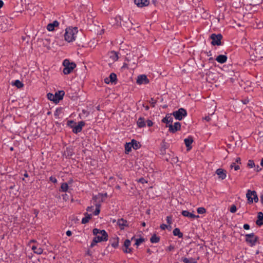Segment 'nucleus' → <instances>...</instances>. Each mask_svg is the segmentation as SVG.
Masks as SVG:
<instances>
[{
    "label": "nucleus",
    "instance_id": "obj_41",
    "mask_svg": "<svg viewBox=\"0 0 263 263\" xmlns=\"http://www.w3.org/2000/svg\"><path fill=\"white\" fill-rule=\"evenodd\" d=\"M181 260L183 261L184 263H190L192 261L191 258L189 259L186 257H182L181 258Z\"/></svg>",
    "mask_w": 263,
    "mask_h": 263
},
{
    "label": "nucleus",
    "instance_id": "obj_16",
    "mask_svg": "<svg viewBox=\"0 0 263 263\" xmlns=\"http://www.w3.org/2000/svg\"><path fill=\"white\" fill-rule=\"evenodd\" d=\"M193 141V138L192 136H189L187 138H185L184 140V142L186 147H187V151H189L192 148L191 144Z\"/></svg>",
    "mask_w": 263,
    "mask_h": 263
},
{
    "label": "nucleus",
    "instance_id": "obj_32",
    "mask_svg": "<svg viewBox=\"0 0 263 263\" xmlns=\"http://www.w3.org/2000/svg\"><path fill=\"white\" fill-rule=\"evenodd\" d=\"M62 110H63V109L61 107L58 108L56 109V110L55 111L54 114V115L56 118H59V116H60V114L62 113Z\"/></svg>",
    "mask_w": 263,
    "mask_h": 263
},
{
    "label": "nucleus",
    "instance_id": "obj_55",
    "mask_svg": "<svg viewBox=\"0 0 263 263\" xmlns=\"http://www.w3.org/2000/svg\"><path fill=\"white\" fill-rule=\"evenodd\" d=\"M174 249V247L172 246H170L167 248V250L170 251H171L173 250Z\"/></svg>",
    "mask_w": 263,
    "mask_h": 263
},
{
    "label": "nucleus",
    "instance_id": "obj_20",
    "mask_svg": "<svg viewBox=\"0 0 263 263\" xmlns=\"http://www.w3.org/2000/svg\"><path fill=\"white\" fill-rule=\"evenodd\" d=\"M256 224L259 226L263 224V213L261 212L258 213L257 220L256 221Z\"/></svg>",
    "mask_w": 263,
    "mask_h": 263
},
{
    "label": "nucleus",
    "instance_id": "obj_1",
    "mask_svg": "<svg viewBox=\"0 0 263 263\" xmlns=\"http://www.w3.org/2000/svg\"><path fill=\"white\" fill-rule=\"evenodd\" d=\"M93 234L96 236L93 238L95 242L107 241L108 234L104 230H100L97 228L93 230Z\"/></svg>",
    "mask_w": 263,
    "mask_h": 263
},
{
    "label": "nucleus",
    "instance_id": "obj_56",
    "mask_svg": "<svg viewBox=\"0 0 263 263\" xmlns=\"http://www.w3.org/2000/svg\"><path fill=\"white\" fill-rule=\"evenodd\" d=\"M204 120H206V121L209 122L211 120V118L210 116H206L204 118Z\"/></svg>",
    "mask_w": 263,
    "mask_h": 263
},
{
    "label": "nucleus",
    "instance_id": "obj_25",
    "mask_svg": "<svg viewBox=\"0 0 263 263\" xmlns=\"http://www.w3.org/2000/svg\"><path fill=\"white\" fill-rule=\"evenodd\" d=\"M110 241L111 242V245L112 247L115 248L118 247L119 244V238L118 237L113 238L110 240Z\"/></svg>",
    "mask_w": 263,
    "mask_h": 263
},
{
    "label": "nucleus",
    "instance_id": "obj_23",
    "mask_svg": "<svg viewBox=\"0 0 263 263\" xmlns=\"http://www.w3.org/2000/svg\"><path fill=\"white\" fill-rule=\"evenodd\" d=\"M137 124L138 126L140 128L145 126L146 124L145 122L144 118L141 117H140L137 122Z\"/></svg>",
    "mask_w": 263,
    "mask_h": 263
},
{
    "label": "nucleus",
    "instance_id": "obj_54",
    "mask_svg": "<svg viewBox=\"0 0 263 263\" xmlns=\"http://www.w3.org/2000/svg\"><path fill=\"white\" fill-rule=\"evenodd\" d=\"M66 234L67 236H70L72 235V232L68 230L66 232Z\"/></svg>",
    "mask_w": 263,
    "mask_h": 263
},
{
    "label": "nucleus",
    "instance_id": "obj_6",
    "mask_svg": "<svg viewBox=\"0 0 263 263\" xmlns=\"http://www.w3.org/2000/svg\"><path fill=\"white\" fill-rule=\"evenodd\" d=\"M246 197L248 199V202L249 204L253 203V201L255 202H257L258 201V198L257 193L255 191L248 190L246 194Z\"/></svg>",
    "mask_w": 263,
    "mask_h": 263
},
{
    "label": "nucleus",
    "instance_id": "obj_60",
    "mask_svg": "<svg viewBox=\"0 0 263 263\" xmlns=\"http://www.w3.org/2000/svg\"><path fill=\"white\" fill-rule=\"evenodd\" d=\"M260 202L262 204H263V194L260 196Z\"/></svg>",
    "mask_w": 263,
    "mask_h": 263
},
{
    "label": "nucleus",
    "instance_id": "obj_4",
    "mask_svg": "<svg viewBox=\"0 0 263 263\" xmlns=\"http://www.w3.org/2000/svg\"><path fill=\"white\" fill-rule=\"evenodd\" d=\"M65 94V92L63 90L58 91L56 92L54 95L51 93H48L47 96V98L55 103H58L61 100L63 99V96Z\"/></svg>",
    "mask_w": 263,
    "mask_h": 263
},
{
    "label": "nucleus",
    "instance_id": "obj_37",
    "mask_svg": "<svg viewBox=\"0 0 263 263\" xmlns=\"http://www.w3.org/2000/svg\"><path fill=\"white\" fill-rule=\"evenodd\" d=\"M197 212L198 214H202L205 213L206 210L204 208L200 207L197 209Z\"/></svg>",
    "mask_w": 263,
    "mask_h": 263
},
{
    "label": "nucleus",
    "instance_id": "obj_48",
    "mask_svg": "<svg viewBox=\"0 0 263 263\" xmlns=\"http://www.w3.org/2000/svg\"><path fill=\"white\" fill-rule=\"evenodd\" d=\"M100 212V209H99L98 208H96V210L95 211L93 214L95 215H98L99 214Z\"/></svg>",
    "mask_w": 263,
    "mask_h": 263
},
{
    "label": "nucleus",
    "instance_id": "obj_49",
    "mask_svg": "<svg viewBox=\"0 0 263 263\" xmlns=\"http://www.w3.org/2000/svg\"><path fill=\"white\" fill-rule=\"evenodd\" d=\"M138 181L139 182H141L142 184H144V183H146L147 182V181H146V180L143 178H140L139 179Z\"/></svg>",
    "mask_w": 263,
    "mask_h": 263
},
{
    "label": "nucleus",
    "instance_id": "obj_18",
    "mask_svg": "<svg viewBox=\"0 0 263 263\" xmlns=\"http://www.w3.org/2000/svg\"><path fill=\"white\" fill-rule=\"evenodd\" d=\"M59 23L57 21H54L52 23H49L47 26V29L49 31H52L54 30V28L58 27Z\"/></svg>",
    "mask_w": 263,
    "mask_h": 263
},
{
    "label": "nucleus",
    "instance_id": "obj_12",
    "mask_svg": "<svg viewBox=\"0 0 263 263\" xmlns=\"http://www.w3.org/2000/svg\"><path fill=\"white\" fill-rule=\"evenodd\" d=\"M131 242L129 239H126L124 242V248L123 251L125 253H131L132 252V248H129Z\"/></svg>",
    "mask_w": 263,
    "mask_h": 263
},
{
    "label": "nucleus",
    "instance_id": "obj_28",
    "mask_svg": "<svg viewBox=\"0 0 263 263\" xmlns=\"http://www.w3.org/2000/svg\"><path fill=\"white\" fill-rule=\"evenodd\" d=\"M173 233L174 236H177L179 238H182L183 237V234L180 232L179 228L174 229Z\"/></svg>",
    "mask_w": 263,
    "mask_h": 263
},
{
    "label": "nucleus",
    "instance_id": "obj_35",
    "mask_svg": "<svg viewBox=\"0 0 263 263\" xmlns=\"http://www.w3.org/2000/svg\"><path fill=\"white\" fill-rule=\"evenodd\" d=\"M111 55H110V58L114 60V61H117L118 59V54L115 52L112 51L111 52Z\"/></svg>",
    "mask_w": 263,
    "mask_h": 263
},
{
    "label": "nucleus",
    "instance_id": "obj_22",
    "mask_svg": "<svg viewBox=\"0 0 263 263\" xmlns=\"http://www.w3.org/2000/svg\"><path fill=\"white\" fill-rule=\"evenodd\" d=\"M216 60L219 63L223 64L227 60V57L225 55H219L216 58Z\"/></svg>",
    "mask_w": 263,
    "mask_h": 263
},
{
    "label": "nucleus",
    "instance_id": "obj_13",
    "mask_svg": "<svg viewBox=\"0 0 263 263\" xmlns=\"http://www.w3.org/2000/svg\"><path fill=\"white\" fill-rule=\"evenodd\" d=\"M117 81V75L115 73H111L109 76L104 79L106 84L113 83Z\"/></svg>",
    "mask_w": 263,
    "mask_h": 263
},
{
    "label": "nucleus",
    "instance_id": "obj_47",
    "mask_svg": "<svg viewBox=\"0 0 263 263\" xmlns=\"http://www.w3.org/2000/svg\"><path fill=\"white\" fill-rule=\"evenodd\" d=\"M167 228H168L167 226L164 223L161 224V226H160L161 229H162L163 230H165Z\"/></svg>",
    "mask_w": 263,
    "mask_h": 263
},
{
    "label": "nucleus",
    "instance_id": "obj_46",
    "mask_svg": "<svg viewBox=\"0 0 263 263\" xmlns=\"http://www.w3.org/2000/svg\"><path fill=\"white\" fill-rule=\"evenodd\" d=\"M249 99L248 98H245V99L242 100V102L244 104H248L249 103Z\"/></svg>",
    "mask_w": 263,
    "mask_h": 263
},
{
    "label": "nucleus",
    "instance_id": "obj_31",
    "mask_svg": "<svg viewBox=\"0 0 263 263\" xmlns=\"http://www.w3.org/2000/svg\"><path fill=\"white\" fill-rule=\"evenodd\" d=\"M13 85L15 86L18 88H21L24 86V84L18 80H15L13 83Z\"/></svg>",
    "mask_w": 263,
    "mask_h": 263
},
{
    "label": "nucleus",
    "instance_id": "obj_63",
    "mask_svg": "<svg viewBox=\"0 0 263 263\" xmlns=\"http://www.w3.org/2000/svg\"><path fill=\"white\" fill-rule=\"evenodd\" d=\"M192 261L190 263H196V261L194 260L193 258H191Z\"/></svg>",
    "mask_w": 263,
    "mask_h": 263
},
{
    "label": "nucleus",
    "instance_id": "obj_62",
    "mask_svg": "<svg viewBox=\"0 0 263 263\" xmlns=\"http://www.w3.org/2000/svg\"><path fill=\"white\" fill-rule=\"evenodd\" d=\"M24 176L25 177H28V174L27 172H26L24 174Z\"/></svg>",
    "mask_w": 263,
    "mask_h": 263
},
{
    "label": "nucleus",
    "instance_id": "obj_45",
    "mask_svg": "<svg viewBox=\"0 0 263 263\" xmlns=\"http://www.w3.org/2000/svg\"><path fill=\"white\" fill-rule=\"evenodd\" d=\"M149 102L152 104V106L154 107L155 105V104L156 103V101L153 98H151V101H150Z\"/></svg>",
    "mask_w": 263,
    "mask_h": 263
},
{
    "label": "nucleus",
    "instance_id": "obj_40",
    "mask_svg": "<svg viewBox=\"0 0 263 263\" xmlns=\"http://www.w3.org/2000/svg\"><path fill=\"white\" fill-rule=\"evenodd\" d=\"M236 210L237 208L235 205H232L230 209V211L232 213L236 212Z\"/></svg>",
    "mask_w": 263,
    "mask_h": 263
},
{
    "label": "nucleus",
    "instance_id": "obj_36",
    "mask_svg": "<svg viewBox=\"0 0 263 263\" xmlns=\"http://www.w3.org/2000/svg\"><path fill=\"white\" fill-rule=\"evenodd\" d=\"M144 241V239L143 238H140L136 240L135 245L138 246L140 244Z\"/></svg>",
    "mask_w": 263,
    "mask_h": 263
},
{
    "label": "nucleus",
    "instance_id": "obj_53",
    "mask_svg": "<svg viewBox=\"0 0 263 263\" xmlns=\"http://www.w3.org/2000/svg\"><path fill=\"white\" fill-rule=\"evenodd\" d=\"M98 242H95V239H93V240L90 245V247L92 248L93 247H94Z\"/></svg>",
    "mask_w": 263,
    "mask_h": 263
},
{
    "label": "nucleus",
    "instance_id": "obj_38",
    "mask_svg": "<svg viewBox=\"0 0 263 263\" xmlns=\"http://www.w3.org/2000/svg\"><path fill=\"white\" fill-rule=\"evenodd\" d=\"M247 165H248V167H249L250 168H252V167L255 166V163H254L253 160H249L248 161Z\"/></svg>",
    "mask_w": 263,
    "mask_h": 263
},
{
    "label": "nucleus",
    "instance_id": "obj_14",
    "mask_svg": "<svg viewBox=\"0 0 263 263\" xmlns=\"http://www.w3.org/2000/svg\"><path fill=\"white\" fill-rule=\"evenodd\" d=\"M121 18L119 16L111 18L109 23L113 26L118 27L121 25Z\"/></svg>",
    "mask_w": 263,
    "mask_h": 263
},
{
    "label": "nucleus",
    "instance_id": "obj_5",
    "mask_svg": "<svg viewBox=\"0 0 263 263\" xmlns=\"http://www.w3.org/2000/svg\"><path fill=\"white\" fill-rule=\"evenodd\" d=\"M245 240L250 247H253L258 240V237L253 233L247 234L245 235Z\"/></svg>",
    "mask_w": 263,
    "mask_h": 263
},
{
    "label": "nucleus",
    "instance_id": "obj_59",
    "mask_svg": "<svg viewBox=\"0 0 263 263\" xmlns=\"http://www.w3.org/2000/svg\"><path fill=\"white\" fill-rule=\"evenodd\" d=\"M236 162L240 163V158H237L236 159Z\"/></svg>",
    "mask_w": 263,
    "mask_h": 263
},
{
    "label": "nucleus",
    "instance_id": "obj_8",
    "mask_svg": "<svg viewBox=\"0 0 263 263\" xmlns=\"http://www.w3.org/2000/svg\"><path fill=\"white\" fill-rule=\"evenodd\" d=\"M210 39L212 40L211 44L213 46H220L221 45V40L222 35L221 34L213 33L210 36Z\"/></svg>",
    "mask_w": 263,
    "mask_h": 263
},
{
    "label": "nucleus",
    "instance_id": "obj_64",
    "mask_svg": "<svg viewBox=\"0 0 263 263\" xmlns=\"http://www.w3.org/2000/svg\"><path fill=\"white\" fill-rule=\"evenodd\" d=\"M260 164H261V165H262L263 166V158L261 159Z\"/></svg>",
    "mask_w": 263,
    "mask_h": 263
},
{
    "label": "nucleus",
    "instance_id": "obj_24",
    "mask_svg": "<svg viewBox=\"0 0 263 263\" xmlns=\"http://www.w3.org/2000/svg\"><path fill=\"white\" fill-rule=\"evenodd\" d=\"M31 249L34 253L37 254H41L43 251V249L41 247H37L35 246H32Z\"/></svg>",
    "mask_w": 263,
    "mask_h": 263
},
{
    "label": "nucleus",
    "instance_id": "obj_44",
    "mask_svg": "<svg viewBox=\"0 0 263 263\" xmlns=\"http://www.w3.org/2000/svg\"><path fill=\"white\" fill-rule=\"evenodd\" d=\"M146 123H147V125L148 127H151L153 125V122L151 120H147L146 121Z\"/></svg>",
    "mask_w": 263,
    "mask_h": 263
},
{
    "label": "nucleus",
    "instance_id": "obj_39",
    "mask_svg": "<svg viewBox=\"0 0 263 263\" xmlns=\"http://www.w3.org/2000/svg\"><path fill=\"white\" fill-rule=\"evenodd\" d=\"M231 168H234L235 171H237L240 168V167L238 165H236L235 162H233L231 164Z\"/></svg>",
    "mask_w": 263,
    "mask_h": 263
},
{
    "label": "nucleus",
    "instance_id": "obj_57",
    "mask_svg": "<svg viewBox=\"0 0 263 263\" xmlns=\"http://www.w3.org/2000/svg\"><path fill=\"white\" fill-rule=\"evenodd\" d=\"M255 170L258 172L261 170V168L259 167V166H257V167L255 168Z\"/></svg>",
    "mask_w": 263,
    "mask_h": 263
},
{
    "label": "nucleus",
    "instance_id": "obj_43",
    "mask_svg": "<svg viewBox=\"0 0 263 263\" xmlns=\"http://www.w3.org/2000/svg\"><path fill=\"white\" fill-rule=\"evenodd\" d=\"M166 221L167 223L171 224L172 221V217L171 216H167Z\"/></svg>",
    "mask_w": 263,
    "mask_h": 263
},
{
    "label": "nucleus",
    "instance_id": "obj_21",
    "mask_svg": "<svg viewBox=\"0 0 263 263\" xmlns=\"http://www.w3.org/2000/svg\"><path fill=\"white\" fill-rule=\"evenodd\" d=\"M181 214L183 216L189 217L191 218H195L199 217V216H196L194 214L191 213L189 211L185 210L182 211Z\"/></svg>",
    "mask_w": 263,
    "mask_h": 263
},
{
    "label": "nucleus",
    "instance_id": "obj_29",
    "mask_svg": "<svg viewBox=\"0 0 263 263\" xmlns=\"http://www.w3.org/2000/svg\"><path fill=\"white\" fill-rule=\"evenodd\" d=\"M131 144L132 147H133V148L135 149H138L140 146L139 142H137L136 140L134 139L132 140Z\"/></svg>",
    "mask_w": 263,
    "mask_h": 263
},
{
    "label": "nucleus",
    "instance_id": "obj_11",
    "mask_svg": "<svg viewBox=\"0 0 263 263\" xmlns=\"http://www.w3.org/2000/svg\"><path fill=\"white\" fill-rule=\"evenodd\" d=\"M85 125V122L84 121H80L78 123V125L75 126H71L72 132L75 134H78L81 132L82 130L83 127Z\"/></svg>",
    "mask_w": 263,
    "mask_h": 263
},
{
    "label": "nucleus",
    "instance_id": "obj_30",
    "mask_svg": "<svg viewBox=\"0 0 263 263\" xmlns=\"http://www.w3.org/2000/svg\"><path fill=\"white\" fill-rule=\"evenodd\" d=\"M150 241L152 243H157L160 241V237L154 234L152 236Z\"/></svg>",
    "mask_w": 263,
    "mask_h": 263
},
{
    "label": "nucleus",
    "instance_id": "obj_52",
    "mask_svg": "<svg viewBox=\"0 0 263 263\" xmlns=\"http://www.w3.org/2000/svg\"><path fill=\"white\" fill-rule=\"evenodd\" d=\"M93 206H88L86 210L88 212H91L93 210Z\"/></svg>",
    "mask_w": 263,
    "mask_h": 263
},
{
    "label": "nucleus",
    "instance_id": "obj_33",
    "mask_svg": "<svg viewBox=\"0 0 263 263\" xmlns=\"http://www.w3.org/2000/svg\"><path fill=\"white\" fill-rule=\"evenodd\" d=\"M68 184L66 182L63 183L61 186V189L62 192H66L68 190Z\"/></svg>",
    "mask_w": 263,
    "mask_h": 263
},
{
    "label": "nucleus",
    "instance_id": "obj_50",
    "mask_svg": "<svg viewBox=\"0 0 263 263\" xmlns=\"http://www.w3.org/2000/svg\"><path fill=\"white\" fill-rule=\"evenodd\" d=\"M76 124V123H74V122L72 120H70V121H68V122H67V125L69 126H70L71 127V124Z\"/></svg>",
    "mask_w": 263,
    "mask_h": 263
},
{
    "label": "nucleus",
    "instance_id": "obj_19",
    "mask_svg": "<svg viewBox=\"0 0 263 263\" xmlns=\"http://www.w3.org/2000/svg\"><path fill=\"white\" fill-rule=\"evenodd\" d=\"M117 224L121 230H123L124 227L128 226L127 221L123 218L119 219L117 221Z\"/></svg>",
    "mask_w": 263,
    "mask_h": 263
},
{
    "label": "nucleus",
    "instance_id": "obj_61",
    "mask_svg": "<svg viewBox=\"0 0 263 263\" xmlns=\"http://www.w3.org/2000/svg\"><path fill=\"white\" fill-rule=\"evenodd\" d=\"M101 205L100 204H96V208H98L99 209H100Z\"/></svg>",
    "mask_w": 263,
    "mask_h": 263
},
{
    "label": "nucleus",
    "instance_id": "obj_51",
    "mask_svg": "<svg viewBox=\"0 0 263 263\" xmlns=\"http://www.w3.org/2000/svg\"><path fill=\"white\" fill-rule=\"evenodd\" d=\"M243 228L245 229V230H249L250 229V226L249 224H245L243 225Z\"/></svg>",
    "mask_w": 263,
    "mask_h": 263
},
{
    "label": "nucleus",
    "instance_id": "obj_7",
    "mask_svg": "<svg viewBox=\"0 0 263 263\" xmlns=\"http://www.w3.org/2000/svg\"><path fill=\"white\" fill-rule=\"evenodd\" d=\"M172 115L175 118L178 120H181L187 116V111L183 108H180L178 110L173 112Z\"/></svg>",
    "mask_w": 263,
    "mask_h": 263
},
{
    "label": "nucleus",
    "instance_id": "obj_26",
    "mask_svg": "<svg viewBox=\"0 0 263 263\" xmlns=\"http://www.w3.org/2000/svg\"><path fill=\"white\" fill-rule=\"evenodd\" d=\"M173 120V119L171 117V115L170 114H167L165 117L162 119V121L163 123H172Z\"/></svg>",
    "mask_w": 263,
    "mask_h": 263
},
{
    "label": "nucleus",
    "instance_id": "obj_42",
    "mask_svg": "<svg viewBox=\"0 0 263 263\" xmlns=\"http://www.w3.org/2000/svg\"><path fill=\"white\" fill-rule=\"evenodd\" d=\"M49 180H50V181H51L53 183H55L57 182V179L54 177L51 176L49 178Z\"/></svg>",
    "mask_w": 263,
    "mask_h": 263
},
{
    "label": "nucleus",
    "instance_id": "obj_27",
    "mask_svg": "<svg viewBox=\"0 0 263 263\" xmlns=\"http://www.w3.org/2000/svg\"><path fill=\"white\" fill-rule=\"evenodd\" d=\"M91 218V214H88L87 213H85V217L82 219V223L85 224L88 222Z\"/></svg>",
    "mask_w": 263,
    "mask_h": 263
},
{
    "label": "nucleus",
    "instance_id": "obj_9",
    "mask_svg": "<svg viewBox=\"0 0 263 263\" xmlns=\"http://www.w3.org/2000/svg\"><path fill=\"white\" fill-rule=\"evenodd\" d=\"M169 128L168 130L171 133H175L181 128V124L179 122H175L174 125L170 124L167 126Z\"/></svg>",
    "mask_w": 263,
    "mask_h": 263
},
{
    "label": "nucleus",
    "instance_id": "obj_10",
    "mask_svg": "<svg viewBox=\"0 0 263 263\" xmlns=\"http://www.w3.org/2000/svg\"><path fill=\"white\" fill-rule=\"evenodd\" d=\"M149 83V80L145 74L140 75L137 77V83L141 84H146Z\"/></svg>",
    "mask_w": 263,
    "mask_h": 263
},
{
    "label": "nucleus",
    "instance_id": "obj_3",
    "mask_svg": "<svg viewBox=\"0 0 263 263\" xmlns=\"http://www.w3.org/2000/svg\"><path fill=\"white\" fill-rule=\"evenodd\" d=\"M63 65L64 67L63 70V72L65 74L70 73L76 67V64L74 63H70L67 59H65L63 61Z\"/></svg>",
    "mask_w": 263,
    "mask_h": 263
},
{
    "label": "nucleus",
    "instance_id": "obj_15",
    "mask_svg": "<svg viewBox=\"0 0 263 263\" xmlns=\"http://www.w3.org/2000/svg\"><path fill=\"white\" fill-rule=\"evenodd\" d=\"M216 174L218 176V178L221 180L224 179L227 176L226 171L222 168L217 169Z\"/></svg>",
    "mask_w": 263,
    "mask_h": 263
},
{
    "label": "nucleus",
    "instance_id": "obj_17",
    "mask_svg": "<svg viewBox=\"0 0 263 263\" xmlns=\"http://www.w3.org/2000/svg\"><path fill=\"white\" fill-rule=\"evenodd\" d=\"M135 4L139 7L146 6L149 4L148 0H135Z\"/></svg>",
    "mask_w": 263,
    "mask_h": 263
},
{
    "label": "nucleus",
    "instance_id": "obj_34",
    "mask_svg": "<svg viewBox=\"0 0 263 263\" xmlns=\"http://www.w3.org/2000/svg\"><path fill=\"white\" fill-rule=\"evenodd\" d=\"M131 143H126L125 145V150L126 153H129L132 149Z\"/></svg>",
    "mask_w": 263,
    "mask_h": 263
},
{
    "label": "nucleus",
    "instance_id": "obj_58",
    "mask_svg": "<svg viewBox=\"0 0 263 263\" xmlns=\"http://www.w3.org/2000/svg\"><path fill=\"white\" fill-rule=\"evenodd\" d=\"M4 5V2L3 1L0 0V9Z\"/></svg>",
    "mask_w": 263,
    "mask_h": 263
},
{
    "label": "nucleus",
    "instance_id": "obj_2",
    "mask_svg": "<svg viewBox=\"0 0 263 263\" xmlns=\"http://www.w3.org/2000/svg\"><path fill=\"white\" fill-rule=\"evenodd\" d=\"M78 32L77 27L67 28L64 34L65 40L68 42H72L76 40V34Z\"/></svg>",
    "mask_w": 263,
    "mask_h": 263
}]
</instances>
